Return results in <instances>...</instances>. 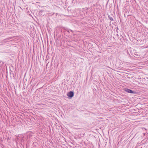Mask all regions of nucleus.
Here are the masks:
<instances>
[{
  "instance_id": "nucleus-1",
  "label": "nucleus",
  "mask_w": 148,
  "mask_h": 148,
  "mask_svg": "<svg viewBox=\"0 0 148 148\" xmlns=\"http://www.w3.org/2000/svg\"><path fill=\"white\" fill-rule=\"evenodd\" d=\"M124 90L126 92L131 94H136L137 93V92L128 88H125Z\"/></svg>"
},
{
  "instance_id": "nucleus-2",
  "label": "nucleus",
  "mask_w": 148,
  "mask_h": 148,
  "mask_svg": "<svg viewBox=\"0 0 148 148\" xmlns=\"http://www.w3.org/2000/svg\"><path fill=\"white\" fill-rule=\"evenodd\" d=\"M74 95V92L72 91H70L67 94V96L70 98H72Z\"/></svg>"
},
{
  "instance_id": "nucleus-3",
  "label": "nucleus",
  "mask_w": 148,
  "mask_h": 148,
  "mask_svg": "<svg viewBox=\"0 0 148 148\" xmlns=\"http://www.w3.org/2000/svg\"><path fill=\"white\" fill-rule=\"evenodd\" d=\"M108 17L109 18L111 21H113V18L110 15H108Z\"/></svg>"
},
{
  "instance_id": "nucleus-4",
  "label": "nucleus",
  "mask_w": 148,
  "mask_h": 148,
  "mask_svg": "<svg viewBox=\"0 0 148 148\" xmlns=\"http://www.w3.org/2000/svg\"><path fill=\"white\" fill-rule=\"evenodd\" d=\"M69 30H70V31L71 32H73V31L72 30H71V29H69Z\"/></svg>"
},
{
  "instance_id": "nucleus-5",
  "label": "nucleus",
  "mask_w": 148,
  "mask_h": 148,
  "mask_svg": "<svg viewBox=\"0 0 148 148\" xmlns=\"http://www.w3.org/2000/svg\"><path fill=\"white\" fill-rule=\"evenodd\" d=\"M70 31L69 29V30H68V31H67V32H70V31Z\"/></svg>"
}]
</instances>
